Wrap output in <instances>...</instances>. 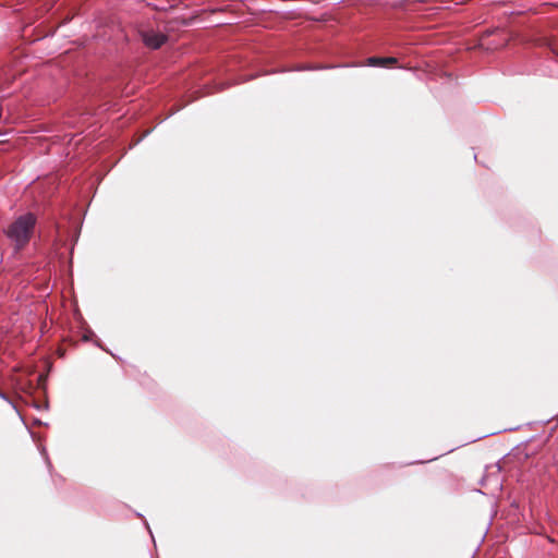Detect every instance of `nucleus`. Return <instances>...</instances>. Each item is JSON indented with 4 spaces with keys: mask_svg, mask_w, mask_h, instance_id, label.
<instances>
[{
    "mask_svg": "<svg viewBox=\"0 0 558 558\" xmlns=\"http://www.w3.org/2000/svg\"><path fill=\"white\" fill-rule=\"evenodd\" d=\"M34 226L35 217L32 214L21 216L9 226L7 235L11 241L15 242L16 247L20 248L29 241Z\"/></svg>",
    "mask_w": 558,
    "mask_h": 558,
    "instance_id": "f257e3e1",
    "label": "nucleus"
},
{
    "mask_svg": "<svg viewBox=\"0 0 558 558\" xmlns=\"http://www.w3.org/2000/svg\"><path fill=\"white\" fill-rule=\"evenodd\" d=\"M141 39L144 45L150 49H159L167 40L168 36L154 28H144L140 31Z\"/></svg>",
    "mask_w": 558,
    "mask_h": 558,
    "instance_id": "f03ea898",
    "label": "nucleus"
},
{
    "mask_svg": "<svg viewBox=\"0 0 558 558\" xmlns=\"http://www.w3.org/2000/svg\"><path fill=\"white\" fill-rule=\"evenodd\" d=\"M398 63L395 57H371L367 59V64L371 66H386L390 68Z\"/></svg>",
    "mask_w": 558,
    "mask_h": 558,
    "instance_id": "7ed1b4c3",
    "label": "nucleus"
}]
</instances>
